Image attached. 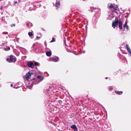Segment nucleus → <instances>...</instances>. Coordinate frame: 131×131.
Listing matches in <instances>:
<instances>
[{
    "instance_id": "f257e3e1",
    "label": "nucleus",
    "mask_w": 131,
    "mask_h": 131,
    "mask_svg": "<svg viewBox=\"0 0 131 131\" xmlns=\"http://www.w3.org/2000/svg\"><path fill=\"white\" fill-rule=\"evenodd\" d=\"M6 60L9 63L15 62L16 61V59L14 56L11 55L8 57L6 59Z\"/></svg>"
},
{
    "instance_id": "f03ea898",
    "label": "nucleus",
    "mask_w": 131,
    "mask_h": 131,
    "mask_svg": "<svg viewBox=\"0 0 131 131\" xmlns=\"http://www.w3.org/2000/svg\"><path fill=\"white\" fill-rule=\"evenodd\" d=\"M118 21V19L117 18L116 19V20L115 21L112 22V26L114 28H115L117 26Z\"/></svg>"
},
{
    "instance_id": "7ed1b4c3",
    "label": "nucleus",
    "mask_w": 131,
    "mask_h": 131,
    "mask_svg": "<svg viewBox=\"0 0 131 131\" xmlns=\"http://www.w3.org/2000/svg\"><path fill=\"white\" fill-rule=\"evenodd\" d=\"M32 74V73H31L30 72H29L25 76V78L27 80H29V79L30 78Z\"/></svg>"
},
{
    "instance_id": "20e7f679",
    "label": "nucleus",
    "mask_w": 131,
    "mask_h": 131,
    "mask_svg": "<svg viewBox=\"0 0 131 131\" xmlns=\"http://www.w3.org/2000/svg\"><path fill=\"white\" fill-rule=\"evenodd\" d=\"M127 21H126L125 23L123 26V28H124L123 30H124L125 29H126V30H128V26L127 25Z\"/></svg>"
},
{
    "instance_id": "39448f33",
    "label": "nucleus",
    "mask_w": 131,
    "mask_h": 131,
    "mask_svg": "<svg viewBox=\"0 0 131 131\" xmlns=\"http://www.w3.org/2000/svg\"><path fill=\"white\" fill-rule=\"evenodd\" d=\"M118 27L120 29H123L122 22L120 20H119L118 21Z\"/></svg>"
},
{
    "instance_id": "423d86ee",
    "label": "nucleus",
    "mask_w": 131,
    "mask_h": 131,
    "mask_svg": "<svg viewBox=\"0 0 131 131\" xmlns=\"http://www.w3.org/2000/svg\"><path fill=\"white\" fill-rule=\"evenodd\" d=\"M28 65L29 67L32 68L34 67L33 63L31 62H29L28 63Z\"/></svg>"
},
{
    "instance_id": "0eeeda50",
    "label": "nucleus",
    "mask_w": 131,
    "mask_h": 131,
    "mask_svg": "<svg viewBox=\"0 0 131 131\" xmlns=\"http://www.w3.org/2000/svg\"><path fill=\"white\" fill-rule=\"evenodd\" d=\"M59 0H57V2L56 3V6L57 8H59L60 6V4L59 2Z\"/></svg>"
},
{
    "instance_id": "6e6552de",
    "label": "nucleus",
    "mask_w": 131,
    "mask_h": 131,
    "mask_svg": "<svg viewBox=\"0 0 131 131\" xmlns=\"http://www.w3.org/2000/svg\"><path fill=\"white\" fill-rule=\"evenodd\" d=\"M71 128L73 129L74 131H76L77 130V128L76 126L75 125H72L71 126Z\"/></svg>"
},
{
    "instance_id": "1a4fd4ad",
    "label": "nucleus",
    "mask_w": 131,
    "mask_h": 131,
    "mask_svg": "<svg viewBox=\"0 0 131 131\" xmlns=\"http://www.w3.org/2000/svg\"><path fill=\"white\" fill-rule=\"evenodd\" d=\"M53 61L54 62H57L59 59V58L57 57H55L52 58Z\"/></svg>"
},
{
    "instance_id": "9d476101",
    "label": "nucleus",
    "mask_w": 131,
    "mask_h": 131,
    "mask_svg": "<svg viewBox=\"0 0 131 131\" xmlns=\"http://www.w3.org/2000/svg\"><path fill=\"white\" fill-rule=\"evenodd\" d=\"M115 93L116 94L120 95L122 94L123 93V92L122 91H115Z\"/></svg>"
},
{
    "instance_id": "9b49d317",
    "label": "nucleus",
    "mask_w": 131,
    "mask_h": 131,
    "mask_svg": "<svg viewBox=\"0 0 131 131\" xmlns=\"http://www.w3.org/2000/svg\"><path fill=\"white\" fill-rule=\"evenodd\" d=\"M113 9L112 10V11L113 12H114L115 11L117 10L118 9V7L117 6H116V7H113Z\"/></svg>"
},
{
    "instance_id": "f8f14e48",
    "label": "nucleus",
    "mask_w": 131,
    "mask_h": 131,
    "mask_svg": "<svg viewBox=\"0 0 131 131\" xmlns=\"http://www.w3.org/2000/svg\"><path fill=\"white\" fill-rule=\"evenodd\" d=\"M108 6L110 8H113V6L112 4L109 3L108 4Z\"/></svg>"
},
{
    "instance_id": "ddd939ff",
    "label": "nucleus",
    "mask_w": 131,
    "mask_h": 131,
    "mask_svg": "<svg viewBox=\"0 0 131 131\" xmlns=\"http://www.w3.org/2000/svg\"><path fill=\"white\" fill-rule=\"evenodd\" d=\"M51 53L50 51H47L46 53V55L48 56H50L51 55Z\"/></svg>"
},
{
    "instance_id": "4468645a",
    "label": "nucleus",
    "mask_w": 131,
    "mask_h": 131,
    "mask_svg": "<svg viewBox=\"0 0 131 131\" xmlns=\"http://www.w3.org/2000/svg\"><path fill=\"white\" fill-rule=\"evenodd\" d=\"M127 50L128 51V52L130 54H131V50L130 49V48H128L127 49Z\"/></svg>"
},
{
    "instance_id": "2eb2a0df",
    "label": "nucleus",
    "mask_w": 131,
    "mask_h": 131,
    "mask_svg": "<svg viewBox=\"0 0 131 131\" xmlns=\"http://www.w3.org/2000/svg\"><path fill=\"white\" fill-rule=\"evenodd\" d=\"M28 35L30 36H32L33 35L32 33L31 32H29L28 33Z\"/></svg>"
},
{
    "instance_id": "dca6fc26",
    "label": "nucleus",
    "mask_w": 131,
    "mask_h": 131,
    "mask_svg": "<svg viewBox=\"0 0 131 131\" xmlns=\"http://www.w3.org/2000/svg\"><path fill=\"white\" fill-rule=\"evenodd\" d=\"M109 90H111L112 89H113V88H112V87L111 86H110L109 87Z\"/></svg>"
},
{
    "instance_id": "f3484780",
    "label": "nucleus",
    "mask_w": 131,
    "mask_h": 131,
    "mask_svg": "<svg viewBox=\"0 0 131 131\" xmlns=\"http://www.w3.org/2000/svg\"><path fill=\"white\" fill-rule=\"evenodd\" d=\"M55 39L54 38H52V40L51 41V42H54L55 41Z\"/></svg>"
},
{
    "instance_id": "a211bd4d",
    "label": "nucleus",
    "mask_w": 131,
    "mask_h": 131,
    "mask_svg": "<svg viewBox=\"0 0 131 131\" xmlns=\"http://www.w3.org/2000/svg\"><path fill=\"white\" fill-rule=\"evenodd\" d=\"M38 63L36 62H35V63H34V65L35 66H37L38 65Z\"/></svg>"
},
{
    "instance_id": "6ab92c4d",
    "label": "nucleus",
    "mask_w": 131,
    "mask_h": 131,
    "mask_svg": "<svg viewBox=\"0 0 131 131\" xmlns=\"http://www.w3.org/2000/svg\"><path fill=\"white\" fill-rule=\"evenodd\" d=\"M126 48L127 49L129 48V46L127 44L126 45Z\"/></svg>"
},
{
    "instance_id": "aec40b11",
    "label": "nucleus",
    "mask_w": 131,
    "mask_h": 131,
    "mask_svg": "<svg viewBox=\"0 0 131 131\" xmlns=\"http://www.w3.org/2000/svg\"><path fill=\"white\" fill-rule=\"evenodd\" d=\"M41 76L40 75H38L37 77V78L38 79H40V78H41Z\"/></svg>"
},
{
    "instance_id": "412c9836",
    "label": "nucleus",
    "mask_w": 131,
    "mask_h": 131,
    "mask_svg": "<svg viewBox=\"0 0 131 131\" xmlns=\"http://www.w3.org/2000/svg\"><path fill=\"white\" fill-rule=\"evenodd\" d=\"M8 32H5V33L4 32H3V34H8Z\"/></svg>"
},
{
    "instance_id": "4be33fe9",
    "label": "nucleus",
    "mask_w": 131,
    "mask_h": 131,
    "mask_svg": "<svg viewBox=\"0 0 131 131\" xmlns=\"http://www.w3.org/2000/svg\"><path fill=\"white\" fill-rule=\"evenodd\" d=\"M10 48L9 47H8V48H7V49L6 50H10Z\"/></svg>"
},
{
    "instance_id": "5701e85b",
    "label": "nucleus",
    "mask_w": 131,
    "mask_h": 131,
    "mask_svg": "<svg viewBox=\"0 0 131 131\" xmlns=\"http://www.w3.org/2000/svg\"><path fill=\"white\" fill-rule=\"evenodd\" d=\"M40 38V37H39L38 36H37V37H36V38L37 39H39Z\"/></svg>"
},
{
    "instance_id": "b1692460",
    "label": "nucleus",
    "mask_w": 131,
    "mask_h": 131,
    "mask_svg": "<svg viewBox=\"0 0 131 131\" xmlns=\"http://www.w3.org/2000/svg\"><path fill=\"white\" fill-rule=\"evenodd\" d=\"M15 4H17V2H15Z\"/></svg>"
},
{
    "instance_id": "393cba45",
    "label": "nucleus",
    "mask_w": 131,
    "mask_h": 131,
    "mask_svg": "<svg viewBox=\"0 0 131 131\" xmlns=\"http://www.w3.org/2000/svg\"><path fill=\"white\" fill-rule=\"evenodd\" d=\"M10 85H11V86L12 87L13 86V85L12 84H11Z\"/></svg>"
},
{
    "instance_id": "a878e982",
    "label": "nucleus",
    "mask_w": 131,
    "mask_h": 131,
    "mask_svg": "<svg viewBox=\"0 0 131 131\" xmlns=\"http://www.w3.org/2000/svg\"><path fill=\"white\" fill-rule=\"evenodd\" d=\"M108 79V78L107 77H106L105 78V79Z\"/></svg>"
}]
</instances>
